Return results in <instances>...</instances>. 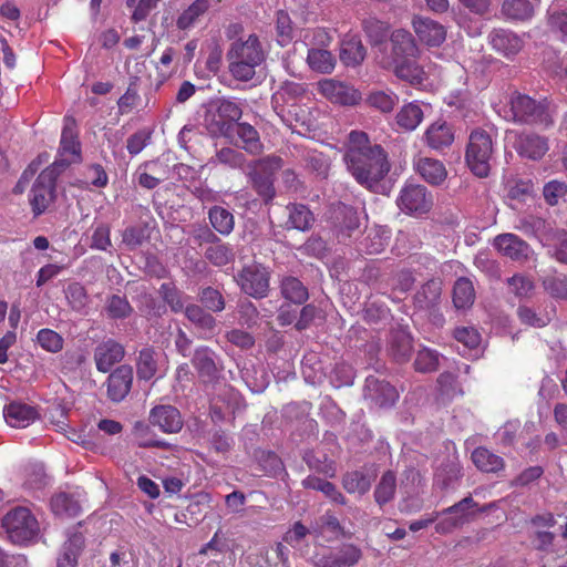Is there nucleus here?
I'll use <instances>...</instances> for the list:
<instances>
[{"label":"nucleus","instance_id":"0eeeda50","mask_svg":"<svg viewBox=\"0 0 567 567\" xmlns=\"http://www.w3.org/2000/svg\"><path fill=\"white\" fill-rule=\"evenodd\" d=\"M282 167V158L279 156H267L252 163L248 172L251 187L268 204L276 196L275 172Z\"/></svg>","mask_w":567,"mask_h":567},{"label":"nucleus","instance_id":"6ab92c4d","mask_svg":"<svg viewBox=\"0 0 567 567\" xmlns=\"http://www.w3.org/2000/svg\"><path fill=\"white\" fill-rule=\"evenodd\" d=\"M516 152L529 159H540L549 150L548 140L535 133H522L515 142Z\"/></svg>","mask_w":567,"mask_h":567},{"label":"nucleus","instance_id":"864d4df0","mask_svg":"<svg viewBox=\"0 0 567 567\" xmlns=\"http://www.w3.org/2000/svg\"><path fill=\"white\" fill-rule=\"evenodd\" d=\"M65 298L74 311H82L89 301L85 287L80 282H71L65 289Z\"/></svg>","mask_w":567,"mask_h":567},{"label":"nucleus","instance_id":"58836bf2","mask_svg":"<svg viewBox=\"0 0 567 567\" xmlns=\"http://www.w3.org/2000/svg\"><path fill=\"white\" fill-rule=\"evenodd\" d=\"M288 221L287 224L295 229L308 230L315 218L310 209L303 204H290L287 206Z\"/></svg>","mask_w":567,"mask_h":567},{"label":"nucleus","instance_id":"f704fd0d","mask_svg":"<svg viewBox=\"0 0 567 567\" xmlns=\"http://www.w3.org/2000/svg\"><path fill=\"white\" fill-rule=\"evenodd\" d=\"M309 68L318 73L330 74L336 68L334 55L323 49H309L307 54Z\"/></svg>","mask_w":567,"mask_h":567},{"label":"nucleus","instance_id":"4d7b16f0","mask_svg":"<svg viewBox=\"0 0 567 567\" xmlns=\"http://www.w3.org/2000/svg\"><path fill=\"white\" fill-rule=\"evenodd\" d=\"M39 346L48 352L56 353L63 349L64 340L54 330L43 328L37 334Z\"/></svg>","mask_w":567,"mask_h":567},{"label":"nucleus","instance_id":"72a5a7b5","mask_svg":"<svg viewBox=\"0 0 567 567\" xmlns=\"http://www.w3.org/2000/svg\"><path fill=\"white\" fill-rule=\"evenodd\" d=\"M442 292L440 280L426 281L414 296V302L420 309H430L437 305Z\"/></svg>","mask_w":567,"mask_h":567},{"label":"nucleus","instance_id":"aec40b11","mask_svg":"<svg viewBox=\"0 0 567 567\" xmlns=\"http://www.w3.org/2000/svg\"><path fill=\"white\" fill-rule=\"evenodd\" d=\"M227 58L259 65L264 60V52L258 37L250 34L246 41L234 42Z\"/></svg>","mask_w":567,"mask_h":567},{"label":"nucleus","instance_id":"423d86ee","mask_svg":"<svg viewBox=\"0 0 567 567\" xmlns=\"http://www.w3.org/2000/svg\"><path fill=\"white\" fill-rule=\"evenodd\" d=\"M8 538L17 545L32 542L40 532L39 523L32 512L27 507H14L1 520Z\"/></svg>","mask_w":567,"mask_h":567},{"label":"nucleus","instance_id":"69168bd1","mask_svg":"<svg viewBox=\"0 0 567 567\" xmlns=\"http://www.w3.org/2000/svg\"><path fill=\"white\" fill-rule=\"evenodd\" d=\"M228 61L229 72L236 80L247 82L255 76L257 64L236 59H228Z\"/></svg>","mask_w":567,"mask_h":567},{"label":"nucleus","instance_id":"09e8293b","mask_svg":"<svg viewBox=\"0 0 567 567\" xmlns=\"http://www.w3.org/2000/svg\"><path fill=\"white\" fill-rule=\"evenodd\" d=\"M163 300L173 312L185 311L184 293L173 282H163L158 290Z\"/></svg>","mask_w":567,"mask_h":567},{"label":"nucleus","instance_id":"c85d7f7f","mask_svg":"<svg viewBox=\"0 0 567 567\" xmlns=\"http://www.w3.org/2000/svg\"><path fill=\"white\" fill-rule=\"evenodd\" d=\"M424 113L417 102L404 104L395 115V123L402 131L412 132L423 121Z\"/></svg>","mask_w":567,"mask_h":567},{"label":"nucleus","instance_id":"f03ea898","mask_svg":"<svg viewBox=\"0 0 567 567\" xmlns=\"http://www.w3.org/2000/svg\"><path fill=\"white\" fill-rule=\"evenodd\" d=\"M390 42L395 76L413 86L422 85L427 76L417 63L420 49L412 33L404 29H396L390 35Z\"/></svg>","mask_w":567,"mask_h":567},{"label":"nucleus","instance_id":"1a4fd4ad","mask_svg":"<svg viewBox=\"0 0 567 567\" xmlns=\"http://www.w3.org/2000/svg\"><path fill=\"white\" fill-rule=\"evenodd\" d=\"M396 205L408 215H423L432 208L433 198L425 186L405 184L396 198Z\"/></svg>","mask_w":567,"mask_h":567},{"label":"nucleus","instance_id":"c03bdc74","mask_svg":"<svg viewBox=\"0 0 567 567\" xmlns=\"http://www.w3.org/2000/svg\"><path fill=\"white\" fill-rule=\"evenodd\" d=\"M205 258L214 266L221 267L231 262L235 259V254L229 244L218 239L217 243L206 248Z\"/></svg>","mask_w":567,"mask_h":567},{"label":"nucleus","instance_id":"4468645a","mask_svg":"<svg viewBox=\"0 0 567 567\" xmlns=\"http://www.w3.org/2000/svg\"><path fill=\"white\" fill-rule=\"evenodd\" d=\"M455 140L453 125L443 120L431 123L423 133L422 142L431 150L443 152Z\"/></svg>","mask_w":567,"mask_h":567},{"label":"nucleus","instance_id":"6e6552de","mask_svg":"<svg viewBox=\"0 0 567 567\" xmlns=\"http://www.w3.org/2000/svg\"><path fill=\"white\" fill-rule=\"evenodd\" d=\"M270 275L260 264L245 266L235 277L240 289L248 296L260 299L267 296Z\"/></svg>","mask_w":567,"mask_h":567},{"label":"nucleus","instance_id":"ea45409f","mask_svg":"<svg viewBox=\"0 0 567 567\" xmlns=\"http://www.w3.org/2000/svg\"><path fill=\"white\" fill-rule=\"evenodd\" d=\"M50 506L56 516L74 517L81 512V506L71 495L59 493L51 498Z\"/></svg>","mask_w":567,"mask_h":567},{"label":"nucleus","instance_id":"2f4dec72","mask_svg":"<svg viewBox=\"0 0 567 567\" xmlns=\"http://www.w3.org/2000/svg\"><path fill=\"white\" fill-rule=\"evenodd\" d=\"M302 485L305 488L315 489L318 492H321L327 498H329L331 502L346 505L347 498L338 489V487L321 477L309 475L302 481Z\"/></svg>","mask_w":567,"mask_h":567},{"label":"nucleus","instance_id":"8fccbe9b","mask_svg":"<svg viewBox=\"0 0 567 567\" xmlns=\"http://www.w3.org/2000/svg\"><path fill=\"white\" fill-rule=\"evenodd\" d=\"M363 30L372 45L383 43L389 34V24L375 18H369L363 21Z\"/></svg>","mask_w":567,"mask_h":567},{"label":"nucleus","instance_id":"13d9d810","mask_svg":"<svg viewBox=\"0 0 567 567\" xmlns=\"http://www.w3.org/2000/svg\"><path fill=\"white\" fill-rule=\"evenodd\" d=\"M555 535L550 532L539 530L536 532L535 537L533 539L534 547L537 550L551 553L557 556H564L567 554L566 548H558L555 544Z\"/></svg>","mask_w":567,"mask_h":567},{"label":"nucleus","instance_id":"bf43d9fd","mask_svg":"<svg viewBox=\"0 0 567 567\" xmlns=\"http://www.w3.org/2000/svg\"><path fill=\"white\" fill-rule=\"evenodd\" d=\"M277 41L281 47L288 45L293 39V28L289 14L282 10L277 12Z\"/></svg>","mask_w":567,"mask_h":567},{"label":"nucleus","instance_id":"2eb2a0df","mask_svg":"<svg viewBox=\"0 0 567 567\" xmlns=\"http://www.w3.org/2000/svg\"><path fill=\"white\" fill-rule=\"evenodd\" d=\"M493 246L501 255L515 261H524L528 259L530 254V246L512 233L497 235L494 238Z\"/></svg>","mask_w":567,"mask_h":567},{"label":"nucleus","instance_id":"f257e3e1","mask_svg":"<svg viewBox=\"0 0 567 567\" xmlns=\"http://www.w3.org/2000/svg\"><path fill=\"white\" fill-rule=\"evenodd\" d=\"M343 162L353 179L370 192H377L391 169L388 152L380 144H373L365 132L358 130L348 135Z\"/></svg>","mask_w":567,"mask_h":567},{"label":"nucleus","instance_id":"3c124183","mask_svg":"<svg viewBox=\"0 0 567 567\" xmlns=\"http://www.w3.org/2000/svg\"><path fill=\"white\" fill-rule=\"evenodd\" d=\"M105 311L111 319H125L131 316L133 308L126 297L112 295L106 300Z\"/></svg>","mask_w":567,"mask_h":567},{"label":"nucleus","instance_id":"5701e85b","mask_svg":"<svg viewBox=\"0 0 567 567\" xmlns=\"http://www.w3.org/2000/svg\"><path fill=\"white\" fill-rule=\"evenodd\" d=\"M251 155H258L264 150L258 131L247 122H239L235 127V141L231 143Z\"/></svg>","mask_w":567,"mask_h":567},{"label":"nucleus","instance_id":"de8ad7c7","mask_svg":"<svg viewBox=\"0 0 567 567\" xmlns=\"http://www.w3.org/2000/svg\"><path fill=\"white\" fill-rule=\"evenodd\" d=\"M337 567H352L362 558V550L353 544H342L332 549Z\"/></svg>","mask_w":567,"mask_h":567},{"label":"nucleus","instance_id":"b1692460","mask_svg":"<svg viewBox=\"0 0 567 567\" xmlns=\"http://www.w3.org/2000/svg\"><path fill=\"white\" fill-rule=\"evenodd\" d=\"M489 42L496 51L506 56L517 54L524 47L523 39L511 30L495 29L489 34Z\"/></svg>","mask_w":567,"mask_h":567},{"label":"nucleus","instance_id":"052dcab7","mask_svg":"<svg viewBox=\"0 0 567 567\" xmlns=\"http://www.w3.org/2000/svg\"><path fill=\"white\" fill-rule=\"evenodd\" d=\"M453 337L468 350L478 348L482 341L481 333L474 327H456Z\"/></svg>","mask_w":567,"mask_h":567},{"label":"nucleus","instance_id":"9b49d317","mask_svg":"<svg viewBox=\"0 0 567 567\" xmlns=\"http://www.w3.org/2000/svg\"><path fill=\"white\" fill-rule=\"evenodd\" d=\"M59 154L62 157L55 161L52 165L56 164V171L68 167L72 163H79L82 159L81 144L78 138V131L74 121L66 122L63 126Z\"/></svg>","mask_w":567,"mask_h":567},{"label":"nucleus","instance_id":"5fc2aeb1","mask_svg":"<svg viewBox=\"0 0 567 567\" xmlns=\"http://www.w3.org/2000/svg\"><path fill=\"white\" fill-rule=\"evenodd\" d=\"M547 24L551 32L559 34L563 41H567V9L549 8Z\"/></svg>","mask_w":567,"mask_h":567},{"label":"nucleus","instance_id":"473e14b6","mask_svg":"<svg viewBox=\"0 0 567 567\" xmlns=\"http://www.w3.org/2000/svg\"><path fill=\"white\" fill-rule=\"evenodd\" d=\"M210 7L209 0H195L177 18L176 27L179 30H189Z\"/></svg>","mask_w":567,"mask_h":567},{"label":"nucleus","instance_id":"6e6d98bb","mask_svg":"<svg viewBox=\"0 0 567 567\" xmlns=\"http://www.w3.org/2000/svg\"><path fill=\"white\" fill-rule=\"evenodd\" d=\"M507 285L512 293L517 298H529L534 291V281L526 275L515 274L507 279Z\"/></svg>","mask_w":567,"mask_h":567},{"label":"nucleus","instance_id":"a19ab883","mask_svg":"<svg viewBox=\"0 0 567 567\" xmlns=\"http://www.w3.org/2000/svg\"><path fill=\"white\" fill-rule=\"evenodd\" d=\"M281 293L293 303L302 305L309 298L308 289L296 277H286L281 281Z\"/></svg>","mask_w":567,"mask_h":567},{"label":"nucleus","instance_id":"c756f323","mask_svg":"<svg viewBox=\"0 0 567 567\" xmlns=\"http://www.w3.org/2000/svg\"><path fill=\"white\" fill-rule=\"evenodd\" d=\"M215 353L208 347H199L195 350L192 363L202 379L213 380L217 377Z\"/></svg>","mask_w":567,"mask_h":567},{"label":"nucleus","instance_id":"680f3d73","mask_svg":"<svg viewBox=\"0 0 567 567\" xmlns=\"http://www.w3.org/2000/svg\"><path fill=\"white\" fill-rule=\"evenodd\" d=\"M439 353L431 349H422L417 352L414 367L419 372H433L439 368Z\"/></svg>","mask_w":567,"mask_h":567},{"label":"nucleus","instance_id":"79ce46f5","mask_svg":"<svg viewBox=\"0 0 567 567\" xmlns=\"http://www.w3.org/2000/svg\"><path fill=\"white\" fill-rule=\"evenodd\" d=\"M399 102V96L390 91H372L368 94L365 103L381 113H391Z\"/></svg>","mask_w":567,"mask_h":567},{"label":"nucleus","instance_id":"4c0bfd02","mask_svg":"<svg viewBox=\"0 0 567 567\" xmlns=\"http://www.w3.org/2000/svg\"><path fill=\"white\" fill-rule=\"evenodd\" d=\"M208 219L213 228L223 236H227L234 230V215L221 206H213L209 208Z\"/></svg>","mask_w":567,"mask_h":567},{"label":"nucleus","instance_id":"e433bc0d","mask_svg":"<svg viewBox=\"0 0 567 567\" xmlns=\"http://www.w3.org/2000/svg\"><path fill=\"white\" fill-rule=\"evenodd\" d=\"M185 316L205 334L204 338L212 334L216 327V319L197 305L186 306Z\"/></svg>","mask_w":567,"mask_h":567},{"label":"nucleus","instance_id":"dca6fc26","mask_svg":"<svg viewBox=\"0 0 567 567\" xmlns=\"http://www.w3.org/2000/svg\"><path fill=\"white\" fill-rule=\"evenodd\" d=\"M133 369L127 364L116 368L107 378V395L113 402H121L130 393Z\"/></svg>","mask_w":567,"mask_h":567},{"label":"nucleus","instance_id":"338daca9","mask_svg":"<svg viewBox=\"0 0 567 567\" xmlns=\"http://www.w3.org/2000/svg\"><path fill=\"white\" fill-rule=\"evenodd\" d=\"M390 309L382 302L369 301L363 310V319L368 323H378L386 320Z\"/></svg>","mask_w":567,"mask_h":567},{"label":"nucleus","instance_id":"0e129e2a","mask_svg":"<svg viewBox=\"0 0 567 567\" xmlns=\"http://www.w3.org/2000/svg\"><path fill=\"white\" fill-rule=\"evenodd\" d=\"M200 302L214 312H220L225 309V300L219 290L213 287L204 288L199 293Z\"/></svg>","mask_w":567,"mask_h":567},{"label":"nucleus","instance_id":"20e7f679","mask_svg":"<svg viewBox=\"0 0 567 567\" xmlns=\"http://www.w3.org/2000/svg\"><path fill=\"white\" fill-rule=\"evenodd\" d=\"M509 113L513 122L517 124L544 128L553 124L549 103L546 99L537 101L529 95L514 93L509 100Z\"/></svg>","mask_w":567,"mask_h":567},{"label":"nucleus","instance_id":"603ef678","mask_svg":"<svg viewBox=\"0 0 567 567\" xmlns=\"http://www.w3.org/2000/svg\"><path fill=\"white\" fill-rule=\"evenodd\" d=\"M212 497L208 493H199L194 496L186 507L183 516L189 515L192 522L197 524L205 517V512L209 507Z\"/></svg>","mask_w":567,"mask_h":567},{"label":"nucleus","instance_id":"7c9ffc66","mask_svg":"<svg viewBox=\"0 0 567 567\" xmlns=\"http://www.w3.org/2000/svg\"><path fill=\"white\" fill-rule=\"evenodd\" d=\"M367 54L365 48L357 37L344 39L341 42L340 60L347 66H357L361 64Z\"/></svg>","mask_w":567,"mask_h":567},{"label":"nucleus","instance_id":"a878e982","mask_svg":"<svg viewBox=\"0 0 567 567\" xmlns=\"http://www.w3.org/2000/svg\"><path fill=\"white\" fill-rule=\"evenodd\" d=\"M416 172L431 185H441L447 177L445 165L436 158L421 157L415 164Z\"/></svg>","mask_w":567,"mask_h":567},{"label":"nucleus","instance_id":"393cba45","mask_svg":"<svg viewBox=\"0 0 567 567\" xmlns=\"http://www.w3.org/2000/svg\"><path fill=\"white\" fill-rule=\"evenodd\" d=\"M334 218V227L340 240L351 238L355 231H359L360 219L358 212L353 207L343 204L339 205L336 209Z\"/></svg>","mask_w":567,"mask_h":567},{"label":"nucleus","instance_id":"c9c22d12","mask_svg":"<svg viewBox=\"0 0 567 567\" xmlns=\"http://www.w3.org/2000/svg\"><path fill=\"white\" fill-rule=\"evenodd\" d=\"M475 301V289L471 279L458 278L453 287V303L457 309H467Z\"/></svg>","mask_w":567,"mask_h":567},{"label":"nucleus","instance_id":"9d476101","mask_svg":"<svg viewBox=\"0 0 567 567\" xmlns=\"http://www.w3.org/2000/svg\"><path fill=\"white\" fill-rule=\"evenodd\" d=\"M55 166L56 164L43 169L39 174L31 189L30 204L34 215L37 216L42 214L48 208L49 203L53 198L55 181L59 175V171H56Z\"/></svg>","mask_w":567,"mask_h":567},{"label":"nucleus","instance_id":"4be33fe9","mask_svg":"<svg viewBox=\"0 0 567 567\" xmlns=\"http://www.w3.org/2000/svg\"><path fill=\"white\" fill-rule=\"evenodd\" d=\"M124 348L121 343L109 339L100 343L94 350L96 369L100 372H107L124 357Z\"/></svg>","mask_w":567,"mask_h":567},{"label":"nucleus","instance_id":"7ed1b4c3","mask_svg":"<svg viewBox=\"0 0 567 567\" xmlns=\"http://www.w3.org/2000/svg\"><path fill=\"white\" fill-rule=\"evenodd\" d=\"M243 103L235 97H221L210 104L205 114V125L213 137L235 141V127L243 116Z\"/></svg>","mask_w":567,"mask_h":567},{"label":"nucleus","instance_id":"a211bd4d","mask_svg":"<svg viewBox=\"0 0 567 567\" xmlns=\"http://www.w3.org/2000/svg\"><path fill=\"white\" fill-rule=\"evenodd\" d=\"M365 383V396L377 406L390 408L398 401L399 392L389 382L375 378H368Z\"/></svg>","mask_w":567,"mask_h":567},{"label":"nucleus","instance_id":"cd10ccee","mask_svg":"<svg viewBox=\"0 0 567 567\" xmlns=\"http://www.w3.org/2000/svg\"><path fill=\"white\" fill-rule=\"evenodd\" d=\"M471 458L477 470L484 473H497L505 467L503 457L484 446L476 447L472 452Z\"/></svg>","mask_w":567,"mask_h":567},{"label":"nucleus","instance_id":"bb28decb","mask_svg":"<svg viewBox=\"0 0 567 567\" xmlns=\"http://www.w3.org/2000/svg\"><path fill=\"white\" fill-rule=\"evenodd\" d=\"M502 16L514 22L529 21L535 14V4L529 0H504Z\"/></svg>","mask_w":567,"mask_h":567},{"label":"nucleus","instance_id":"37998d69","mask_svg":"<svg viewBox=\"0 0 567 567\" xmlns=\"http://www.w3.org/2000/svg\"><path fill=\"white\" fill-rule=\"evenodd\" d=\"M396 491V477L392 471H386L380 478L374 489V499L383 506L394 498Z\"/></svg>","mask_w":567,"mask_h":567},{"label":"nucleus","instance_id":"49530a36","mask_svg":"<svg viewBox=\"0 0 567 567\" xmlns=\"http://www.w3.org/2000/svg\"><path fill=\"white\" fill-rule=\"evenodd\" d=\"M136 368L140 380L148 381L156 374L157 362L153 348H144L140 351Z\"/></svg>","mask_w":567,"mask_h":567},{"label":"nucleus","instance_id":"412c9836","mask_svg":"<svg viewBox=\"0 0 567 567\" xmlns=\"http://www.w3.org/2000/svg\"><path fill=\"white\" fill-rule=\"evenodd\" d=\"M150 422L165 433H177L183 427L179 411L172 405H158L151 410Z\"/></svg>","mask_w":567,"mask_h":567},{"label":"nucleus","instance_id":"ddd939ff","mask_svg":"<svg viewBox=\"0 0 567 567\" xmlns=\"http://www.w3.org/2000/svg\"><path fill=\"white\" fill-rule=\"evenodd\" d=\"M411 24L419 41L429 48H437L446 39V28L429 17L414 16Z\"/></svg>","mask_w":567,"mask_h":567},{"label":"nucleus","instance_id":"f8f14e48","mask_svg":"<svg viewBox=\"0 0 567 567\" xmlns=\"http://www.w3.org/2000/svg\"><path fill=\"white\" fill-rule=\"evenodd\" d=\"M318 85L319 92L331 103L352 106L361 101V93L344 82L324 79Z\"/></svg>","mask_w":567,"mask_h":567},{"label":"nucleus","instance_id":"774afa93","mask_svg":"<svg viewBox=\"0 0 567 567\" xmlns=\"http://www.w3.org/2000/svg\"><path fill=\"white\" fill-rule=\"evenodd\" d=\"M546 291L554 298L567 299V277H547L544 280Z\"/></svg>","mask_w":567,"mask_h":567},{"label":"nucleus","instance_id":"f3484780","mask_svg":"<svg viewBox=\"0 0 567 567\" xmlns=\"http://www.w3.org/2000/svg\"><path fill=\"white\" fill-rule=\"evenodd\" d=\"M3 416L11 427L24 429L39 419V412L32 405L12 401L4 405Z\"/></svg>","mask_w":567,"mask_h":567},{"label":"nucleus","instance_id":"e2e57ef3","mask_svg":"<svg viewBox=\"0 0 567 567\" xmlns=\"http://www.w3.org/2000/svg\"><path fill=\"white\" fill-rule=\"evenodd\" d=\"M245 161L243 153L231 147H223L216 153L213 163H218L230 168H240L245 164Z\"/></svg>","mask_w":567,"mask_h":567},{"label":"nucleus","instance_id":"39448f33","mask_svg":"<svg viewBox=\"0 0 567 567\" xmlns=\"http://www.w3.org/2000/svg\"><path fill=\"white\" fill-rule=\"evenodd\" d=\"M493 153L491 135L482 128L472 131L465 151V161L475 176L485 178L489 175Z\"/></svg>","mask_w":567,"mask_h":567},{"label":"nucleus","instance_id":"a18cd8bd","mask_svg":"<svg viewBox=\"0 0 567 567\" xmlns=\"http://www.w3.org/2000/svg\"><path fill=\"white\" fill-rule=\"evenodd\" d=\"M342 486L349 494H365L371 487L369 476L361 471L348 472L342 476Z\"/></svg>","mask_w":567,"mask_h":567}]
</instances>
